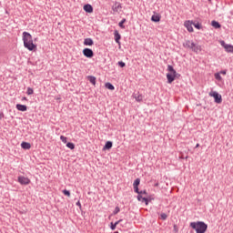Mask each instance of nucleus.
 Returning a JSON list of instances; mask_svg holds the SVG:
<instances>
[{
  "label": "nucleus",
  "mask_w": 233,
  "mask_h": 233,
  "mask_svg": "<svg viewBox=\"0 0 233 233\" xmlns=\"http://www.w3.org/2000/svg\"><path fill=\"white\" fill-rule=\"evenodd\" d=\"M60 139H61L62 143H66V141L68 140V138L65 136H60Z\"/></svg>",
  "instance_id": "34"
},
{
  "label": "nucleus",
  "mask_w": 233,
  "mask_h": 233,
  "mask_svg": "<svg viewBox=\"0 0 233 233\" xmlns=\"http://www.w3.org/2000/svg\"><path fill=\"white\" fill-rule=\"evenodd\" d=\"M26 94L27 96H32V94H34V89L31 87H27Z\"/></svg>",
  "instance_id": "33"
},
{
  "label": "nucleus",
  "mask_w": 233,
  "mask_h": 233,
  "mask_svg": "<svg viewBox=\"0 0 233 233\" xmlns=\"http://www.w3.org/2000/svg\"><path fill=\"white\" fill-rule=\"evenodd\" d=\"M119 212H121V209L119 207H116L115 210L113 211V216L119 214Z\"/></svg>",
  "instance_id": "31"
},
{
  "label": "nucleus",
  "mask_w": 233,
  "mask_h": 233,
  "mask_svg": "<svg viewBox=\"0 0 233 233\" xmlns=\"http://www.w3.org/2000/svg\"><path fill=\"white\" fill-rule=\"evenodd\" d=\"M218 74H220L222 76H227V69L221 70Z\"/></svg>",
  "instance_id": "37"
},
{
  "label": "nucleus",
  "mask_w": 233,
  "mask_h": 233,
  "mask_svg": "<svg viewBox=\"0 0 233 233\" xmlns=\"http://www.w3.org/2000/svg\"><path fill=\"white\" fill-rule=\"evenodd\" d=\"M184 48H190V50H192V46H194V42H191L190 40H187L184 44H183Z\"/></svg>",
  "instance_id": "14"
},
{
  "label": "nucleus",
  "mask_w": 233,
  "mask_h": 233,
  "mask_svg": "<svg viewBox=\"0 0 233 233\" xmlns=\"http://www.w3.org/2000/svg\"><path fill=\"white\" fill-rule=\"evenodd\" d=\"M85 46H94V40L92 38H86L84 40Z\"/></svg>",
  "instance_id": "12"
},
{
  "label": "nucleus",
  "mask_w": 233,
  "mask_h": 233,
  "mask_svg": "<svg viewBox=\"0 0 233 233\" xmlns=\"http://www.w3.org/2000/svg\"><path fill=\"white\" fill-rule=\"evenodd\" d=\"M66 147H67V148H70V150H74V148H76V145L72 142H68L66 144Z\"/></svg>",
  "instance_id": "28"
},
{
  "label": "nucleus",
  "mask_w": 233,
  "mask_h": 233,
  "mask_svg": "<svg viewBox=\"0 0 233 233\" xmlns=\"http://www.w3.org/2000/svg\"><path fill=\"white\" fill-rule=\"evenodd\" d=\"M23 41H24V46L25 48H27L30 52L35 50L37 48V46L34 44V40L32 39V35L28 32L23 33Z\"/></svg>",
  "instance_id": "1"
},
{
  "label": "nucleus",
  "mask_w": 233,
  "mask_h": 233,
  "mask_svg": "<svg viewBox=\"0 0 233 233\" xmlns=\"http://www.w3.org/2000/svg\"><path fill=\"white\" fill-rule=\"evenodd\" d=\"M64 196H67V198H70V192L67 189L63 190Z\"/></svg>",
  "instance_id": "35"
},
{
  "label": "nucleus",
  "mask_w": 233,
  "mask_h": 233,
  "mask_svg": "<svg viewBox=\"0 0 233 233\" xmlns=\"http://www.w3.org/2000/svg\"><path fill=\"white\" fill-rule=\"evenodd\" d=\"M191 50L196 54H199V52H201V46L194 44V46L191 47Z\"/></svg>",
  "instance_id": "15"
},
{
  "label": "nucleus",
  "mask_w": 233,
  "mask_h": 233,
  "mask_svg": "<svg viewBox=\"0 0 233 233\" xmlns=\"http://www.w3.org/2000/svg\"><path fill=\"white\" fill-rule=\"evenodd\" d=\"M83 54L85 57H87L88 59H92V57H94V51L88 47L83 49Z\"/></svg>",
  "instance_id": "6"
},
{
  "label": "nucleus",
  "mask_w": 233,
  "mask_h": 233,
  "mask_svg": "<svg viewBox=\"0 0 233 233\" xmlns=\"http://www.w3.org/2000/svg\"><path fill=\"white\" fill-rule=\"evenodd\" d=\"M21 147L24 148V150H30V148H32V145L28 142H22Z\"/></svg>",
  "instance_id": "16"
},
{
  "label": "nucleus",
  "mask_w": 233,
  "mask_h": 233,
  "mask_svg": "<svg viewBox=\"0 0 233 233\" xmlns=\"http://www.w3.org/2000/svg\"><path fill=\"white\" fill-rule=\"evenodd\" d=\"M195 148H199V144H197Z\"/></svg>",
  "instance_id": "43"
},
{
  "label": "nucleus",
  "mask_w": 233,
  "mask_h": 233,
  "mask_svg": "<svg viewBox=\"0 0 233 233\" xmlns=\"http://www.w3.org/2000/svg\"><path fill=\"white\" fill-rule=\"evenodd\" d=\"M113 145L114 144L112 143V141L106 142V144L104 146V150H110V148H112Z\"/></svg>",
  "instance_id": "21"
},
{
  "label": "nucleus",
  "mask_w": 233,
  "mask_h": 233,
  "mask_svg": "<svg viewBox=\"0 0 233 233\" xmlns=\"http://www.w3.org/2000/svg\"><path fill=\"white\" fill-rule=\"evenodd\" d=\"M23 101H26V97L24 96V97H23Z\"/></svg>",
  "instance_id": "44"
},
{
  "label": "nucleus",
  "mask_w": 233,
  "mask_h": 233,
  "mask_svg": "<svg viewBox=\"0 0 233 233\" xmlns=\"http://www.w3.org/2000/svg\"><path fill=\"white\" fill-rule=\"evenodd\" d=\"M125 23H127V19L123 18L119 23H118V26L120 28H125Z\"/></svg>",
  "instance_id": "25"
},
{
  "label": "nucleus",
  "mask_w": 233,
  "mask_h": 233,
  "mask_svg": "<svg viewBox=\"0 0 233 233\" xmlns=\"http://www.w3.org/2000/svg\"><path fill=\"white\" fill-rule=\"evenodd\" d=\"M117 65L118 66H120V68H125L127 66V64H125V62L123 61H119Z\"/></svg>",
  "instance_id": "32"
},
{
  "label": "nucleus",
  "mask_w": 233,
  "mask_h": 233,
  "mask_svg": "<svg viewBox=\"0 0 233 233\" xmlns=\"http://www.w3.org/2000/svg\"><path fill=\"white\" fill-rule=\"evenodd\" d=\"M179 76H180L179 74H178V75H177V77H179Z\"/></svg>",
  "instance_id": "45"
},
{
  "label": "nucleus",
  "mask_w": 233,
  "mask_h": 233,
  "mask_svg": "<svg viewBox=\"0 0 233 233\" xmlns=\"http://www.w3.org/2000/svg\"><path fill=\"white\" fill-rule=\"evenodd\" d=\"M121 8H122L121 4L116 2L115 5L112 7V10L114 12H119V10H121Z\"/></svg>",
  "instance_id": "18"
},
{
  "label": "nucleus",
  "mask_w": 233,
  "mask_h": 233,
  "mask_svg": "<svg viewBox=\"0 0 233 233\" xmlns=\"http://www.w3.org/2000/svg\"><path fill=\"white\" fill-rule=\"evenodd\" d=\"M141 194H145V195L147 196V190H141V191H140V195H141Z\"/></svg>",
  "instance_id": "40"
},
{
  "label": "nucleus",
  "mask_w": 233,
  "mask_h": 233,
  "mask_svg": "<svg viewBox=\"0 0 233 233\" xmlns=\"http://www.w3.org/2000/svg\"><path fill=\"white\" fill-rule=\"evenodd\" d=\"M177 76H179L178 73H167V83L170 85L172 83H174V81H176V78L177 77Z\"/></svg>",
  "instance_id": "4"
},
{
  "label": "nucleus",
  "mask_w": 233,
  "mask_h": 233,
  "mask_svg": "<svg viewBox=\"0 0 233 233\" xmlns=\"http://www.w3.org/2000/svg\"><path fill=\"white\" fill-rule=\"evenodd\" d=\"M211 26H213V28H220L221 27V24H219V22L213 20L211 21Z\"/></svg>",
  "instance_id": "22"
},
{
  "label": "nucleus",
  "mask_w": 233,
  "mask_h": 233,
  "mask_svg": "<svg viewBox=\"0 0 233 233\" xmlns=\"http://www.w3.org/2000/svg\"><path fill=\"white\" fill-rule=\"evenodd\" d=\"M136 194H140V191H139V187H133Z\"/></svg>",
  "instance_id": "36"
},
{
  "label": "nucleus",
  "mask_w": 233,
  "mask_h": 233,
  "mask_svg": "<svg viewBox=\"0 0 233 233\" xmlns=\"http://www.w3.org/2000/svg\"><path fill=\"white\" fill-rule=\"evenodd\" d=\"M167 71L169 72V74H177L176 69H174V66H172L170 65L167 66Z\"/></svg>",
  "instance_id": "24"
},
{
  "label": "nucleus",
  "mask_w": 233,
  "mask_h": 233,
  "mask_svg": "<svg viewBox=\"0 0 233 233\" xmlns=\"http://www.w3.org/2000/svg\"><path fill=\"white\" fill-rule=\"evenodd\" d=\"M133 97L136 99V101H137V103H141V101H143V95L139 93H134Z\"/></svg>",
  "instance_id": "11"
},
{
  "label": "nucleus",
  "mask_w": 233,
  "mask_h": 233,
  "mask_svg": "<svg viewBox=\"0 0 233 233\" xmlns=\"http://www.w3.org/2000/svg\"><path fill=\"white\" fill-rule=\"evenodd\" d=\"M3 117H5V114H0V119H3Z\"/></svg>",
  "instance_id": "42"
},
{
  "label": "nucleus",
  "mask_w": 233,
  "mask_h": 233,
  "mask_svg": "<svg viewBox=\"0 0 233 233\" xmlns=\"http://www.w3.org/2000/svg\"><path fill=\"white\" fill-rule=\"evenodd\" d=\"M141 183V179L137 178L134 183H133V187H139V184Z\"/></svg>",
  "instance_id": "30"
},
{
  "label": "nucleus",
  "mask_w": 233,
  "mask_h": 233,
  "mask_svg": "<svg viewBox=\"0 0 233 233\" xmlns=\"http://www.w3.org/2000/svg\"><path fill=\"white\" fill-rule=\"evenodd\" d=\"M16 110H19L20 112H26V110H28V107L25 105L17 104Z\"/></svg>",
  "instance_id": "13"
},
{
  "label": "nucleus",
  "mask_w": 233,
  "mask_h": 233,
  "mask_svg": "<svg viewBox=\"0 0 233 233\" xmlns=\"http://www.w3.org/2000/svg\"><path fill=\"white\" fill-rule=\"evenodd\" d=\"M214 76L217 81H223V77H221V75L219 73H215Z\"/></svg>",
  "instance_id": "27"
},
{
  "label": "nucleus",
  "mask_w": 233,
  "mask_h": 233,
  "mask_svg": "<svg viewBox=\"0 0 233 233\" xmlns=\"http://www.w3.org/2000/svg\"><path fill=\"white\" fill-rule=\"evenodd\" d=\"M87 80L89 81V83H91V85H93L94 86H96V78L94 76H87Z\"/></svg>",
  "instance_id": "19"
},
{
  "label": "nucleus",
  "mask_w": 233,
  "mask_h": 233,
  "mask_svg": "<svg viewBox=\"0 0 233 233\" xmlns=\"http://www.w3.org/2000/svg\"><path fill=\"white\" fill-rule=\"evenodd\" d=\"M17 181L24 186L30 185V178L24 176H18Z\"/></svg>",
  "instance_id": "5"
},
{
  "label": "nucleus",
  "mask_w": 233,
  "mask_h": 233,
  "mask_svg": "<svg viewBox=\"0 0 233 233\" xmlns=\"http://www.w3.org/2000/svg\"><path fill=\"white\" fill-rule=\"evenodd\" d=\"M167 218H168V215H167V213L160 214V219H162V221H166Z\"/></svg>",
  "instance_id": "29"
},
{
  "label": "nucleus",
  "mask_w": 233,
  "mask_h": 233,
  "mask_svg": "<svg viewBox=\"0 0 233 233\" xmlns=\"http://www.w3.org/2000/svg\"><path fill=\"white\" fill-rule=\"evenodd\" d=\"M105 87L107 88V90H116V86H114L110 82L106 83Z\"/></svg>",
  "instance_id": "23"
},
{
  "label": "nucleus",
  "mask_w": 233,
  "mask_h": 233,
  "mask_svg": "<svg viewBox=\"0 0 233 233\" xmlns=\"http://www.w3.org/2000/svg\"><path fill=\"white\" fill-rule=\"evenodd\" d=\"M114 37H115V41L117 45H121V35L119 34V31L115 30L114 31Z\"/></svg>",
  "instance_id": "9"
},
{
  "label": "nucleus",
  "mask_w": 233,
  "mask_h": 233,
  "mask_svg": "<svg viewBox=\"0 0 233 233\" xmlns=\"http://www.w3.org/2000/svg\"><path fill=\"white\" fill-rule=\"evenodd\" d=\"M220 45L221 46H223L226 50V52H233V46L232 45H228V44H226L225 41H220Z\"/></svg>",
  "instance_id": "7"
},
{
  "label": "nucleus",
  "mask_w": 233,
  "mask_h": 233,
  "mask_svg": "<svg viewBox=\"0 0 233 233\" xmlns=\"http://www.w3.org/2000/svg\"><path fill=\"white\" fill-rule=\"evenodd\" d=\"M151 21H153V23H159L161 21V15H153L151 16Z\"/></svg>",
  "instance_id": "17"
},
{
  "label": "nucleus",
  "mask_w": 233,
  "mask_h": 233,
  "mask_svg": "<svg viewBox=\"0 0 233 233\" xmlns=\"http://www.w3.org/2000/svg\"><path fill=\"white\" fill-rule=\"evenodd\" d=\"M137 199H138L139 201H141V199H143V196H141V194H138V195H137Z\"/></svg>",
  "instance_id": "39"
},
{
  "label": "nucleus",
  "mask_w": 233,
  "mask_h": 233,
  "mask_svg": "<svg viewBox=\"0 0 233 233\" xmlns=\"http://www.w3.org/2000/svg\"><path fill=\"white\" fill-rule=\"evenodd\" d=\"M84 10L87 14H92V12H94V7L92 6V5L86 4V5H84Z\"/></svg>",
  "instance_id": "10"
},
{
  "label": "nucleus",
  "mask_w": 233,
  "mask_h": 233,
  "mask_svg": "<svg viewBox=\"0 0 233 233\" xmlns=\"http://www.w3.org/2000/svg\"><path fill=\"white\" fill-rule=\"evenodd\" d=\"M210 97H214L215 99V103H217L218 105H221V103H223V98L221 96V95H219V93L216 92V91H211L209 93Z\"/></svg>",
  "instance_id": "3"
},
{
  "label": "nucleus",
  "mask_w": 233,
  "mask_h": 233,
  "mask_svg": "<svg viewBox=\"0 0 233 233\" xmlns=\"http://www.w3.org/2000/svg\"><path fill=\"white\" fill-rule=\"evenodd\" d=\"M121 221H123V219H119V220H117L116 223H114V222H111L110 223V228H111V230H116V228L117 227V225H119V223H121Z\"/></svg>",
  "instance_id": "20"
},
{
  "label": "nucleus",
  "mask_w": 233,
  "mask_h": 233,
  "mask_svg": "<svg viewBox=\"0 0 233 233\" xmlns=\"http://www.w3.org/2000/svg\"><path fill=\"white\" fill-rule=\"evenodd\" d=\"M76 207H79V208H81V202L80 201L76 202Z\"/></svg>",
  "instance_id": "41"
},
{
  "label": "nucleus",
  "mask_w": 233,
  "mask_h": 233,
  "mask_svg": "<svg viewBox=\"0 0 233 233\" xmlns=\"http://www.w3.org/2000/svg\"><path fill=\"white\" fill-rule=\"evenodd\" d=\"M192 25H194V22L190 20H187L184 23L187 32H194V27H192Z\"/></svg>",
  "instance_id": "8"
},
{
  "label": "nucleus",
  "mask_w": 233,
  "mask_h": 233,
  "mask_svg": "<svg viewBox=\"0 0 233 233\" xmlns=\"http://www.w3.org/2000/svg\"><path fill=\"white\" fill-rule=\"evenodd\" d=\"M189 227L196 230L197 233H205L207 228H208V225L203 221L191 222Z\"/></svg>",
  "instance_id": "2"
},
{
  "label": "nucleus",
  "mask_w": 233,
  "mask_h": 233,
  "mask_svg": "<svg viewBox=\"0 0 233 233\" xmlns=\"http://www.w3.org/2000/svg\"><path fill=\"white\" fill-rule=\"evenodd\" d=\"M193 25L195 26V28H197V30H201L202 28L201 24L199 22H193Z\"/></svg>",
  "instance_id": "26"
},
{
  "label": "nucleus",
  "mask_w": 233,
  "mask_h": 233,
  "mask_svg": "<svg viewBox=\"0 0 233 233\" xmlns=\"http://www.w3.org/2000/svg\"><path fill=\"white\" fill-rule=\"evenodd\" d=\"M143 201H145V203H146V205H148V198H143Z\"/></svg>",
  "instance_id": "38"
}]
</instances>
